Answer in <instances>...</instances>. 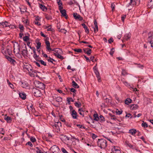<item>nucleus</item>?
I'll use <instances>...</instances> for the list:
<instances>
[{"mask_svg": "<svg viewBox=\"0 0 153 153\" xmlns=\"http://www.w3.org/2000/svg\"><path fill=\"white\" fill-rule=\"evenodd\" d=\"M97 145L101 149H104L107 146V141L104 139H99L97 141Z\"/></svg>", "mask_w": 153, "mask_h": 153, "instance_id": "f257e3e1", "label": "nucleus"}, {"mask_svg": "<svg viewBox=\"0 0 153 153\" xmlns=\"http://www.w3.org/2000/svg\"><path fill=\"white\" fill-rule=\"evenodd\" d=\"M148 37L147 41L151 44V47H153V32H150L148 33Z\"/></svg>", "mask_w": 153, "mask_h": 153, "instance_id": "f03ea898", "label": "nucleus"}, {"mask_svg": "<svg viewBox=\"0 0 153 153\" xmlns=\"http://www.w3.org/2000/svg\"><path fill=\"white\" fill-rule=\"evenodd\" d=\"M32 93L36 97H40L42 95L40 91L35 88H33Z\"/></svg>", "mask_w": 153, "mask_h": 153, "instance_id": "7ed1b4c3", "label": "nucleus"}, {"mask_svg": "<svg viewBox=\"0 0 153 153\" xmlns=\"http://www.w3.org/2000/svg\"><path fill=\"white\" fill-rule=\"evenodd\" d=\"M96 65L93 68V69L94 71V72L96 75V76L97 78L98 79V80L99 82H100L101 81V78L100 76V73L99 72V71L96 67Z\"/></svg>", "mask_w": 153, "mask_h": 153, "instance_id": "20e7f679", "label": "nucleus"}, {"mask_svg": "<svg viewBox=\"0 0 153 153\" xmlns=\"http://www.w3.org/2000/svg\"><path fill=\"white\" fill-rule=\"evenodd\" d=\"M35 85L36 87L42 89H44L45 87V85L44 83L39 81L36 82Z\"/></svg>", "mask_w": 153, "mask_h": 153, "instance_id": "39448f33", "label": "nucleus"}, {"mask_svg": "<svg viewBox=\"0 0 153 153\" xmlns=\"http://www.w3.org/2000/svg\"><path fill=\"white\" fill-rule=\"evenodd\" d=\"M73 15L76 20H78L79 21H81L83 20V18L80 15L76 13H74Z\"/></svg>", "mask_w": 153, "mask_h": 153, "instance_id": "423d86ee", "label": "nucleus"}, {"mask_svg": "<svg viewBox=\"0 0 153 153\" xmlns=\"http://www.w3.org/2000/svg\"><path fill=\"white\" fill-rule=\"evenodd\" d=\"M19 83L22 87L25 88H29V85L28 83L26 82H22V81H21Z\"/></svg>", "mask_w": 153, "mask_h": 153, "instance_id": "0eeeda50", "label": "nucleus"}, {"mask_svg": "<svg viewBox=\"0 0 153 153\" xmlns=\"http://www.w3.org/2000/svg\"><path fill=\"white\" fill-rule=\"evenodd\" d=\"M50 150L53 153H54L57 152L59 150V149L57 146L56 145H53L51 147Z\"/></svg>", "mask_w": 153, "mask_h": 153, "instance_id": "6e6552de", "label": "nucleus"}, {"mask_svg": "<svg viewBox=\"0 0 153 153\" xmlns=\"http://www.w3.org/2000/svg\"><path fill=\"white\" fill-rule=\"evenodd\" d=\"M71 115L74 119H77L78 115L76 112L75 110H73L72 111Z\"/></svg>", "mask_w": 153, "mask_h": 153, "instance_id": "1a4fd4ad", "label": "nucleus"}, {"mask_svg": "<svg viewBox=\"0 0 153 153\" xmlns=\"http://www.w3.org/2000/svg\"><path fill=\"white\" fill-rule=\"evenodd\" d=\"M5 57L7 60L10 61L11 63L14 64V62H15L16 61L13 59L11 57L8 56L7 55H4Z\"/></svg>", "mask_w": 153, "mask_h": 153, "instance_id": "9d476101", "label": "nucleus"}, {"mask_svg": "<svg viewBox=\"0 0 153 153\" xmlns=\"http://www.w3.org/2000/svg\"><path fill=\"white\" fill-rule=\"evenodd\" d=\"M60 138L63 141H66L70 140V138L66 136L65 135H62L60 137Z\"/></svg>", "mask_w": 153, "mask_h": 153, "instance_id": "9b49d317", "label": "nucleus"}, {"mask_svg": "<svg viewBox=\"0 0 153 153\" xmlns=\"http://www.w3.org/2000/svg\"><path fill=\"white\" fill-rule=\"evenodd\" d=\"M51 51L55 52V53H56V54H62V52L61 49L59 48H54L53 49H52Z\"/></svg>", "mask_w": 153, "mask_h": 153, "instance_id": "f8f14e48", "label": "nucleus"}, {"mask_svg": "<svg viewBox=\"0 0 153 153\" xmlns=\"http://www.w3.org/2000/svg\"><path fill=\"white\" fill-rule=\"evenodd\" d=\"M130 2L128 4V7H129V6H134L136 5V0H130Z\"/></svg>", "mask_w": 153, "mask_h": 153, "instance_id": "ddd939ff", "label": "nucleus"}, {"mask_svg": "<svg viewBox=\"0 0 153 153\" xmlns=\"http://www.w3.org/2000/svg\"><path fill=\"white\" fill-rule=\"evenodd\" d=\"M2 53H4H4L5 54H8L9 56H11L12 54V52L11 50L9 48H7L6 50L4 51L3 50L2 51Z\"/></svg>", "mask_w": 153, "mask_h": 153, "instance_id": "4468645a", "label": "nucleus"}, {"mask_svg": "<svg viewBox=\"0 0 153 153\" xmlns=\"http://www.w3.org/2000/svg\"><path fill=\"white\" fill-rule=\"evenodd\" d=\"M52 126L56 132H58L59 131V127L56 123L52 125Z\"/></svg>", "mask_w": 153, "mask_h": 153, "instance_id": "2eb2a0df", "label": "nucleus"}, {"mask_svg": "<svg viewBox=\"0 0 153 153\" xmlns=\"http://www.w3.org/2000/svg\"><path fill=\"white\" fill-rule=\"evenodd\" d=\"M60 12L62 14V16L65 17V19H68V16L67 15L66 12L65 10L64 9L62 10H61Z\"/></svg>", "mask_w": 153, "mask_h": 153, "instance_id": "dca6fc26", "label": "nucleus"}, {"mask_svg": "<svg viewBox=\"0 0 153 153\" xmlns=\"http://www.w3.org/2000/svg\"><path fill=\"white\" fill-rule=\"evenodd\" d=\"M137 132V130L135 129L132 128L129 130L128 133L131 134L132 135H134Z\"/></svg>", "mask_w": 153, "mask_h": 153, "instance_id": "f3484780", "label": "nucleus"}, {"mask_svg": "<svg viewBox=\"0 0 153 153\" xmlns=\"http://www.w3.org/2000/svg\"><path fill=\"white\" fill-rule=\"evenodd\" d=\"M130 108L131 110H135L137 109L138 105L137 104H132L129 105Z\"/></svg>", "mask_w": 153, "mask_h": 153, "instance_id": "a211bd4d", "label": "nucleus"}, {"mask_svg": "<svg viewBox=\"0 0 153 153\" xmlns=\"http://www.w3.org/2000/svg\"><path fill=\"white\" fill-rule=\"evenodd\" d=\"M19 97L23 100H25L26 98V94L24 93H20L19 94Z\"/></svg>", "mask_w": 153, "mask_h": 153, "instance_id": "6ab92c4d", "label": "nucleus"}, {"mask_svg": "<svg viewBox=\"0 0 153 153\" xmlns=\"http://www.w3.org/2000/svg\"><path fill=\"white\" fill-rule=\"evenodd\" d=\"M25 45V49H23L22 51V54L23 56H25L27 54V50L26 46Z\"/></svg>", "mask_w": 153, "mask_h": 153, "instance_id": "aec40b11", "label": "nucleus"}, {"mask_svg": "<svg viewBox=\"0 0 153 153\" xmlns=\"http://www.w3.org/2000/svg\"><path fill=\"white\" fill-rule=\"evenodd\" d=\"M60 53L56 54V53H53V54L58 58L62 60L64 59L63 56L60 54Z\"/></svg>", "mask_w": 153, "mask_h": 153, "instance_id": "412c9836", "label": "nucleus"}, {"mask_svg": "<svg viewBox=\"0 0 153 153\" xmlns=\"http://www.w3.org/2000/svg\"><path fill=\"white\" fill-rule=\"evenodd\" d=\"M125 144L126 145V146H128L130 148L132 149H134L135 148L134 147V146L132 145H131V144L129 143L128 141H126L125 142Z\"/></svg>", "mask_w": 153, "mask_h": 153, "instance_id": "4be33fe9", "label": "nucleus"}, {"mask_svg": "<svg viewBox=\"0 0 153 153\" xmlns=\"http://www.w3.org/2000/svg\"><path fill=\"white\" fill-rule=\"evenodd\" d=\"M4 119L7 121L8 123H10L12 121L11 117L8 116H6L4 117Z\"/></svg>", "mask_w": 153, "mask_h": 153, "instance_id": "5701e85b", "label": "nucleus"}, {"mask_svg": "<svg viewBox=\"0 0 153 153\" xmlns=\"http://www.w3.org/2000/svg\"><path fill=\"white\" fill-rule=\"evenodd\" d=\"M40 8L43 11H45L47 10V8L44 5H42L41 4H39Z\"/></svg>", "mask_w": 153, "mask_h": 153, "instance_id": "b1692460", "label": "nucleus"}, {"mask_svg": "<svg viewBox=\"0 0 153 153\" xmlns=\"http://www.w3.org/2000/svg\"><path fill=\"white\" fill-rule=\"evenodd\" d=\"M131 35L130 33L125 34L124 36L126 40H128L130 39L131 38Z\"/></svg>", "mask_w": 153, "mask_h": 153, "instance_id": "393cba45", "label": "nucleus"}, {"mask_svg": "<svg viewBox=\"0 0 153 153\" xmlns=\"http://www.w3.org/2000/svg\"><path fill=\"white\" fill-rule=\"evenodd\" d=\"M72 86L75 88H79V86L74 81L72 82Z\"/></svg>", "mask_w": 153, "mask_h": 153, "instance_id": "a878e982", "label": "nucleus"}, {"mask_svg": "<svg viewBox=\"0 0 153 153\" xmlns=\"http://www.w3.org/2000/svg\"><path fill=\"white\" fill-rule=\"evenodd\" d=\"M93 116L94 118V120L97 121L100 120V118L99 117L98 114H94Z\"/></svg>", "mask_w": 153, "mask_h": 153, "instance_id": "bb28decb", "label": "nucleus"}, {"mask_svg": "<svg viewBox=\"0 0 153 153\" xmlns=\"http://www.w3.org/2000/svg\"><path fill=\"white\" fill-rule=\"evenodd\" d=\"M46 59L49 62H51L52 64H55L54 63H53V61H55V60L54 59H53L51 58L50 57H48V58H47Z\"/></svg>", "mask_w": 153, "mask_h": 153, "instance_id": "cd10ccee", "label": "nucleus"}, {"mask_svg": "<svg viewBox=\"0 0 153 153\" xmlns=\"http://www.w3.org/2000/svg\"><path fill=\"white\" fill-rule=\"evenodd\" d=\"M132 102V100L130 98H127L125 101V103L127 105H129Z\"/></svg>", "mask_w": 153, "mask_h": 153, "instance_id": "c85d7f7f", "label": "nucleus"}, {"mask_svg": "<svg viewBox=\"0 0 153 153\" xmlns=\"http://www.w3.org/2000/svg\"><path fill=\"white\" fill-rule=\"evenodd\" d=\"M36 71V70L33 69V71H31L30 75L31 76H36V75H37Z\"/></svg>", "mask_w": 153, "mask_h": 153, "instance_id": "c756f323", "label": "nucleus"}, {"mask_svg": "<svg viewBox=\"0 0 153 153\" xmlns=\"http://www.w3.org/2000/svg\"><path fill=\"white\" fill-rule=\"evenodd\" d=\"M19 28L20 29V33H22L24 31V27L22 25L19 24Z\"/></svg>", "mask_w": 153, "mask_h": 153, "instance_id": "7c9ffc66", "label": "nucleus"}, {"mask_svg": "<svg viewBox=\"0 0 153 153\" xmlns=\"http://www.w3.org/2000/svg\"><path fill=\"white\" fill-rule=\"evenodd\" d=\"M148 7L150 8H152L153 7V0H150L148 3Z\"/></svg>", "mask_w": 153, "mask_h": 153, "instance_id": "2f4dec72", "label": "nucleus"}, {"mask_svg": "<svg viewBox=\"0 0 153 153\" xmlns=\"http://www.w3.org/2000/svg\"><path fill=\"white\" fill-rule=\"evenodd\" d=\"M45 18L48 20H51L52 19V16L50 15L45 14Z\"/></svg>", "mask_w": 153, "mask_h": 153, "instance_id": "473e14b6", "label": "nucleus"}, {"mask_svg": "<svg viewBox=\"0 0 153 153\" xmlns=\"http://www.w3.org/2000/svg\"><path fill=\"white\" fill-rule=\"evenodd\" d=\"M37 62H40L41 64L44 66H45L47 65L46 63L42 60L39 59V60H37Z\"/></svg>", "mask_w": 153, "mask_h": 153, "instance_id": "72a5a7b5", "label": "nucleus"}, {"mask_svg": "<svg viewBox=\"0 0 153 153\" xmlns=\"http://www.w3.org/2000/svg\"><path fill=\"white\" fill-rule=\"evenodd\" d=\"M141 126L144 128H147L148 127V125L147 123L145 122L144 121H143V123L141 124Z\"/></svg>", "mask_w": 153, "mask_h": 153, "instance_id": "f704fd0d", "label": "nucleus"}, {"mask_svg": "<svg viewBox=\"0 0 153 153\" xmlns=\"http://www.w3.org/2000/svg\"><path fill=\"white\" fill-rule=\"evenodd\" d=\"M62 101V98L60 97H57L56 101L58 102H61Z\"/></svg>", "mask_w": 153, "mask_h": 153, "instance_id": "c9c22d12", "label": "nucleus"}, {"mask_svg": "<svg viewBox=\"0 0 153 153\" xmlns=\"http://www.w3.org/2000/svg\"><path fill=\"white\" fill-rule=\"evenodd\" d=\"M74 104L75 106L78 108L80 107L81 106V104L80 102H76L74 103Z\"/></svg>", "mask_w": 153, "mask_h": 153, "instance_id": "e433bc0d", "label": "nucleus"}, {"mask_svg": "<svg viewBox=\"0 0 153 153\" xmlns=\"http://www.w3.org/2000/svg\"><path fill=\"white\" fill-rule=\"evenodd\" d=\"M86 49L88 50L86 52V53L88 55L90 56L91 53V50L89 48H87Z\"/></svg>", "mask_w": 153, "mask_h": 153, "instance_id": "4c0bfd02", "label": "nucleus"}, {"mask_svg": "<svg viewBox=\"0 0 153 153\" xmlns=\"http://www.w3.org/2000/svg\"><path fill=\"white\" fill-rule=\"evenodd\" d=\"M23 39L25 42H27L29 39V36H26L23 38Z\"/></svg>", "mask_w": 153, "mask_h": 153, "instance_id": "58836bf2", "label": "nucleus"}, {"mask_svg": "<svg viewBox=\"0 0 153 153\" xmlns=\"http://www.w3.org/2000/svg\"><path fill=\"white\" fill-rule=\"evenodd\" d=\"M110 116L111 117V119L112 120H116L117 118L116 117V116L114 115H112L111 114H109Z\"/></svg>", "mask_w": 153, "mask_h": 153, "instance_id": "ea45409f", "label": "nucleus"}, {"mask_svg": "<svg viewBox=\"0 0 153 153\" xmlns=\"http://www.w3.org/2000/svg\"><path fill=\"white\" fill-rule=\"evenodd\" d=\"M39 56L37 55L36 54H34L33 56V57L35 59V60L37 61V60H39L40 58H39Z\"/></svg>", "mask_w": 153, "mask_h": 153, "instance_id": "a19ab883", "label": "nucleus"}, {"mask_svg": "<svg viewBox=\"0 0 153 153\" xmlns=\"http://www.w3.org/2000/svg\"><path fill=\"white\" fill-rule=\"evenodd\" d=\"M79 114L83 117L84 116V114L83 113V111L82 108H79Z\"/></svg>", "mask_w": 153, "mask_h": 153, "instance_id": "79ce46f5", "label": "nucleus"}, {"mask_svg": "<svg viewBox=\"0 0 153 153\" xmlns=\"http://www.w3.org/2000/svg\"><path fill=\"white\" fill-rule=\"evenodd\" d=\"M99 118H100V119L101 120L100 122H104L105 121V118L103 116H102V115H100Z\"/></svg>", "mask_w": 153, "mask_h": 153, "instance_id": "37998d69", "label": "nucleus"}, {"mask_svg": "<svg viewBox=\"0 0 153 153\" xmlns=\"http://www.w3.org/2000/svg\"><path fill=\"white\" fill-rule=\"evenodd\" d=\"M74 51L78 53H81L82 52V50L80 49H75Z\"/></svg>", "mask_w": 153, "mask_h": 153, "instance_id": "c03bdc74", "label": "nucleus"}, {"mask_svg": "<svg viewBox=\"0 0 153 153\" xmlns=\"http://www.w3.org/2000/svg\"><path fill=\"white\" fill-rule=\"evenodd\" d=\"M116 114L118 115L121 114L122 113V111H119L118 109H117L116 111Z\"/></svg>", "mask_w": 153, "mask_h": 153, "instance_id": "a18cd8bd", "label": "nucleus"}, {"mask_svg": "<svg viewBox=\"0 0 153 153\" xmlns=\"http://www.w3.org/2000/svg\"><path fill=\"white\" fill-rule=\"evenodd\" d=\"M69 89L71 92L74 93H75L76 91V90L74 88H69Z\"/></svg>", "mask_w": 153, "mask_h": 153, "instance_id": "49530a36", "label": "nucleus"}, {"mask_svg": "<svg viewBox=\"0 0 153 153\" xmlns=\"http://www.w3.org/2000/svg\"><path fill=\"white\" fill-rule=\"evenodd\" d=\"M0 134L3 135L4 134V129L3 128H0Z\"/></svg>", "mask_w": 153, "mask_h": 153, "instance_id": "de8ad7c7", "label": "nucleus"}, {"mask_svg": "<svg viewBox=\"0 0 153 153\" xmlns=\"http://www.w3.org/2000/svg\"><path fill=\"white\" fill-rule=\"evenodd\" d=\"M30 140L32 142H34L36 141L35 138L33 137H31L30 138Z\"/></svg>", "mask_w": 153, "mask_h": 153, "instance_id": "09e8293b", "label": "nucleus"}, {"mask_svg": "<svg viewBox=\"0 0 153 153\" xmlns=\"http://www.w3.org/2000/svg\"><path fill=\"white\" fill-rule=\"evenodd\" d=\"M61 150L63 153H68V152L64 148H62Z\"/></svg>", "mask_w": 153, "mask_h": 153, "instance_id": "8fccbe9b", "label": "nucleus"}, {"mask_svg": "<svg viewBox=\"0 0 153 153\" xmlns=\"http://www.w3.org/2000/svg\"><path fill=\"white\" fill-rule=\"evenodd\" d=\"M27 70L28 71L29 74H30L31 72V71H33V69L32 68H26Z\"/></svg>", "mask_w": 153, "mask_h": 153, "instance_id": "3c124183", "label": "nucleus"}, {"mask_svg": "<svg viewBox=\"0 0 153 153\" xmlns=\"http://www.w3.org/2000/svg\"><path fill=\"white\" fill-rule=\"evenodd\" d=\"M84 29L85 30V32L87 33H89V30L87 26L84 28Z\"/></svg>", "mask_w": 153, "mask_h": 153, "instance_id": "603ef678", "label": "nucleus"}, {"mask_svg": "<svg viewBox=\"0 0 153 153\" xmlns=\"http://www.w3.org/2000/svg\"><path fill=\"white\" fill-rule=\"evenodd\" d=\"M46 49L48 51H51L52 49L50 48V45L46 46Z\"/></svg>", "mask_w": 153, "mask_h": 153, "instance_id": "864d4df0", "label": "nucleus"}, {"mask_svg": "<svg viewBox=\"0 0 153 153\" xmlns=\"http://www.w3.org/2000/svg\"><path fill=\"white\" fill-rule=\"evenodd\" d=\"M94 32L96 33L98 31V26L97 25V27L95 26V27H94Z\"/></svg>", "mask_w": 153, "mask_h": 153, "instance_id": "5fc2aeb1", "label": "nucleus"}, {"mask_svg": "<svg viewBox=\"0 0 153 153\" xmlns=\"http://www.w3.org/2000/svg\"><path fill=\"white\" fill-rule=\"evenodd\" d=\"M8 85L12 89H14V85L11 83L9 84Z\"/></svg>", "mask_w": 153, "mask_h": 153, "instance_id": "6e6d98bb", "label": "nucleus"}, {"mask_svg": "<svg viewBox=\"0 0 153 153\" xmlns=\"http://www.w3.org/2000/svg\"><path fill=\"white\" fill-rule=\"evenodd\" d=\"M33 63L36 64L38 67H40L41 66L39 64V63L38 62L34 61L33 62Z\"/></svg>", "mask_w": 153, "mask_h": 153, "instance_id": "4d7b16f0", "label": "nucleus"}, {"mask_svg": "<svg viewBox=\"0 0 153 153\" xmlns=\"http://www.w3.org/2000/svg\"><path fill=\"white\" fill-rule=\"evenodd\" d=\"M103 100H105V102L107 103H108L109 102V100L107 98L104 97L103 98Z\"/></svg>", "mask_w": 153, "mask_h": 153, "instance_id": "13d9d810", "label": "nucleus"}, {"mask_svg": "<svg viewBox=\"0 0 153 153\" xmlns=\"http://www.w3.org/2000/svg\"><path fill=\"white\" fill-rule=\"evenodd\" d=\"M113 41H114V40H113V39L112 38H111L110 39H109V40H108V42L109 43H112V42H113Z\"/></svg>", "mask_w": 153, "mask_h": 153, "instance_id": "bf43d9fd", "label": "nucleus"}, {"mask_svg": "<svg viewBox=\"0 0 153 153\" xmlns=\"http://www.w3.org/2000/svg\"><path fill=\"white\" fill-rule=\"evenodd\" d=\"M84 56L85 58V59H86V60L87 61L89 62H90V59L88 57H87L85 55H84Z\"/></svg>", "mask_w": 153, "mask_h": 153, "instance_id": "052dcab7", "label": "nucleus"}, {"mask_svg": "<svg viewBox=\"0 0 153 153\" xmlns=\"http://www.w3.org/2000/svg\"><path fill=\"white\" fill-rule=\"evenodd\" d=\"M27 145H29L31 147H32L33 146L32 144L30 142H28L26 144Z\"/></svg>", "mask_w": 153, "mask_h": 153, "instance_id": "680f3d73", "label": "nucleus"}, {"mask_svg": "<svg viewBox=\"0 0 153 153\" xmlns=\"http://www.w3.org/2000/svg\"><path fill=\"white\" fill-rule=\"evenodd\" d=\"M115 5L114 3H112L111 4V7L112 9V11H113Z\"/></svg>", "mask_w": 153, "mask_h": 153, "instance_id": "e2e57ef3", "label": "nucleus"}, {"mask_svg": "<svg viewBox=\"0 0 153 153\" xmlns=\"http://www.w3.org/2000/svg\"><path fill=\"white\" fill-rule=\"evenodd\" d=\"M55 123L58 125V126H59H59H61V123L60 122H59V121L57 122H55Z\"/></svg>", "mask_w": 153, "mask_h": 153, "instance_id": "0e129e2a", "label": "nucleus"}, {"mask_svg": "<svg viewBox=\"0 0 153 153\" xmlns=\"http://www.w3.org/2000/svg\"><path fill=\"white\" fill-rule=\"evenodd\" d=\"M45 43L46 46L50 45V42L46 40L45 42Z\"/></svg>", "mask_w": 153, "mask_h": 153, "instance_id": "69168bd1", "label": "nucleus"}, {"mask_svg": "<svg viewBox=\"0 0 153 153\" xmlns=\"http://www.w3.org/2000/svg\"><path fill=\"white\" fill-rule=\"evenodd\" d=\"M126 74H127L125 71L123 70L122 71V75H123L125 76Z\"/></svg>", "mask_w": 153, "mask_h": 153, "instance_id": "338daca9", "label": "nucleus"}, {"mask_svg": "<svg viewBox=\"0 0 153 153\" xmlns=\"http://www.w3.org/2000/svg\"><path fill=\"white\" fill-rule=\"evenodd\" d=\"M115 98L116 99L118 102H119L120 101V100L119 99V98L118 97L117 95V94H115Z\"/></svg>", "mask_w": 153, "mask_h": 153, "instance_id": "774afa93", "label": "nucleus"}]
</instances>
